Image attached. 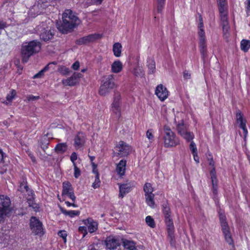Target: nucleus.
I'll use <instances>...</instances> for the list:
<instances>
[{
	"instance_id": "nucleus-1",
	"label": "nucleus",
	"mask_w": 250,
	"mask_h": 250,
	"mask_svg": "<svg viewBox=\"0 0 250 250\" xmlns=\"http://www.w3.org/2000/svg\"><path fill=\"white\" fill-rule=\"evenodd\" d=\"M80 22L81 21L75 13L70 9H66L62 14V22L57 24V28L62 33L67 34L72 31Z\"/></svg>"
},
{
	"instance_id": "nucleus-2",
	"label": "nucleus",
	"mask_w": 250,
	"mask_h": 250,
	"mask_svg": "<svg viewBox=\"0 0 250 250\" xmlns=\"http://www.w3.org/2000/svg\"><path fill=\"white\" fill-rule=\"evenodd\" d=\"M41 46V42L37 40L23 43L21 48L22 62H27L31 56L40 51Z\"/></svg>"
},
{
	"instance_id": "nucleus-3",
	"label": "nucleus",
	"mask_w": 250,
	"mask_h": 250,
	"mask_svg": "<svg viewBox=\"0 0 250 250\" xmlns=\"http://www.w3.org/2000/svg\"><path fill=\"white\" fill-rule=\"evenodd\" d=\"M162 211L165 217V222L167 227V237L170 244L173 245L175 241L174 235V226L171 216V212L170 209L167 203L163 205Z\"/></svg>"
},
{
	"instance_id": "nucleus-4",
	"label": "nucleus",
	"mask_w": 250,
	"mask_h": 250,
	"mask_svg": "<svg viewBox=\"0 0 250 250\" xmlns=\"http://www.w3.org/2000/svg\"><path fill=\"white\" fill-rule=\"evenodd\" d=\"M164 132L163 140L165 147H174L179 144L178 138L168 126H164Z\"/></svg>"
},
{
	"instance_id": "nucleus-5",
	"label": "nucleus",
	"mask_w": 250,
	"mask_h": 250,
	"mask_svg": "<svg viewBox=\"0 0 250 250\" xmlns=\"http://www.w3.org/2000/svg\"><path fill=\"white\" fill-rule=\"evenodd\" d=\"M11 200L7 195H0V223L11 211Z\"/></svg>"
},
{
	"instance_id": "nucleus-6",
	"label": "nucleus",
	"mask_w": 250,
	"mask_h": 250,
	"mask_svg": "<svg viewBox=\"0 0 250 250\" xmlns=\"http://www.w3.org/2000/svg\"><path fill=\"white\" fill-rule=\"evenodd\" d=\"M36 31L41 40L47 42L51 40L54 35L53 31L48 26L46 22H42L36 27Z\"/></svg>"
},
{
	"instance_id": "nucleus-7",
	"label": "nucleus",
	"mask_w": 250,
	"mask_h": 250,
	"mask_svg": "<svg viewBox=\"0 0 250 250\" xmlns=\"http://www.w3.org/2000/svg\"><path fill=\"white\" fill-rule=\"evenodd\" d=\"M103 83L99 91V94L101 96H105L116 86L113 75H109L104 77Z\"/></svg>"
},
{
	"instance_id": "nucleus-8",
	"label": "nucleus",
	"mask_w": 250,
	"mask_h": 250,
	"mask_svg": "<svg viewBox=\"0 0 250 250\" xmlns=\"http://www.w3.org/2000/svg\"><path fill=\"white\" fill-rule=\"evenodd\" d=\"M29 225L32 232L35 235L42 236L44 234L42 223L37 217L32 216L30 219Z\"/></svg>"
},
{
	"instance_id": "nucleus-9",
	"label": "nucleus",
	"mask_w": 250,
	"mask_h": 250,
	"mask_svg": "<svg viewBox=\"0 0 250 250\" xmlns=\"http://www.w3.org/2000/svg\"><path fill=\"white\" fill-rule=\"evenodd\" d=\"M111 110L116 116V118L119 119L121 115V95L117 93L114 95L113 101L111 104Z\"/></svg>"
},
{
	"instance_id": "nucleus-10",
	"label": "nucleus",
	"mask_w": 250,
	"mask_h": 250,
	"mask_svg": "<svg viewBox=\"0 0 250 250\" xmlns=\"http://www.w3.org/2000/svg\"><path fill=\"white\" fill-rule=\"evenodd\" d=\"M102 35L99 34H92L88 35V36L82 37L77 39L75 41L76 44L79 45L86 44L89 42H95V41L100 39Z\"/></svg>"
},
{
	"instance_id": "nucleus-11",
	"label": "nucleus",
	"mask_w": 250,
	"mask_h": 250,
	"mask_svg": "<svg viewBox=\"0 0 250 250\" xmlns=\"http://www.w3.org/2000/svg\"><path fill=\"white\" fill-rule=\"evenodd\" d=\"M118 155L121 157L127 156L131 151L130 146L123 141H120L116 146Z\"/></svg>"
},
{
	"instance_id": "nucleus-12",
	"label": "nucleus",
	"mask_w": 250,
	"mask_h": 250,
	"mask_svg": "<svg viewBox=\"0 0 250 250\" xmlns=\"http://www.w3.org/2000/svg\"><path fill=\"white\" fill-rule=\"evenodd\" d=\"M105 244L107 249L114 250L120 245L121 241L119 237L113 235H110L106 237L105 240Z\"/></svg>"
},
{
	"instance_id": "nucleus-13",
	"label": "nucleus",
	"mask_w": 250,
	"mask_h": 250,
	"mask_svg": "<svg viewBox=\"0 0 250 250\" xmlns=\"http://www.w3.org/2000/svg\"><path fill=\"white\" fill-rule=\"evenodd\" d=\"M155 93L161 101H165L168 95V91L167 88L162 84H159L156 87Z\"/></svg>"
},
{
	"instance_id": "nucleus-14",
	"label": "nucleus",
	"mask_w": 250,
	"mask_h": 250,
	"mask_svg": "<svg viewBox=\"0 0 250 250\" xmlns=\"http://www.w3.org/2000/svg\"><path fill=\"white\" fill-rule=\"evenodd\" d=\"M135 185L134 182L120 185L119 198H123L127 193L130 192L131 188L135 187Z\"/></svg>"
},
{
	"instance_id": "nucleus-15",
	"label": "nucleus",
	"mask_w": 250,
	"mask_h": 250,
	"mask_svg": "<svg viewBox=\"0 0 250 250\" xmlns=\"http://www.w3.org/2000/svg\"><path fill=\"white\" fill-rule=\"evenodd\" d=\"M236 122L239 124V126L243 130L244 137L246 138L248 132L246 127V121L243 119V115L240 111L236 113Z\"/></svg>"
},
{
	"instance_id": "nucleus-16",
	"label": "nucleus",
	"mask_w": 250,
	"mask_h": 250,
	"mask_svg": "<svg viewBox=\"0 0 250 250\" xmlns=\"http://www.w3.org/2000/svg\"><path fill=\"white\" fill-rule=\"evenodd\" d=\"M81 76V74L75 73L69 78L62 80V83L65 86H74L78 83V79Z\"/></svg>"
},
{
	"instance_id": "nucleus-17",
	"label": "nucleus",
	"mask_w": 250,
	"mask_h": 250,
	"mask_svg": "<svg viewBox=\"0 0 250 250\" xmlns=\"http://www.w3.org/2000/svg\"><path fill=\"white\" fill-rule=\"evenodd\" d=\"M74 146L76 148L82 147L85 141V136L82 132H79L74 138Z\"/></svg>"
},
{
	"instance_id": "nucleus-18",
	"label": "nucleus",
	"mask_w": 250,
	"mask_h": 250,
	"mask_svg": "<svg viewBox=\"0 0 250 250\" xmlns=\"http://www.w3.org/2000/svg\"><path fill=\"white\" fill-rule=\"evenodd\" d=\"M126 166V161L124 159L120 160L116 165V171L117 174L121 177L125 174Z\"/></svg>"
},
{
	"instance_id": "nucleus-19",
	"label": "nucleus",
	"mask_w": 250,
	"mask_h": 250,
	"mask_svg": "<svg viewBox=\"0 0 250 250\" xmlns=\"http://www.w3.org/2000/svg\"><path fill=\"white\" fill-rule=\"evenodd\" d=\"M219 220L223 233L230 232V229L226 221V217L224 214L220 213L219 214Z\"/></svg>"
},
{
	"instance_id": "nucleus-20",
	"label": "nucleus",
	"mask_w": 250,
	"mask_h": 250,
	"mask_svg": "<svg viewBox=\"0 0 250 250\" xmlns=\"http://www.w3.org/2000/svg\"><path fill=\"white\" fill-rule=\"evenodd\" d=\"M73 191V188L69 182L66 181L62 183V195H66Z\"/></svg>"
},
{
	"instance_id": "nucleus-21",
	"label": "nucleus",
	"mask_w": 250,
	"mask_h": 250,
	"mask_svg": "<svg viewBox=\"0 0 250 250\" xmlns=\"http://www.w3.org/2000/svg\"><path fill=\"white\" fill-rule=\"evenodd\" d=\"M68 146L66 143H59L54 148L56 152L58 154H62L67 149Z\"/></svg>"
},
{
	"instance_id": "nucleus-22",
	"label": "nucleus",
	"mask_w": 250,
	"mask_h": 250,
	"mask_svg": "<svg viewBox=\"0 0 250 250\" xmlns=\"http://www.w3.org/2000/svg\"><path fill=\"white\" fill-rule=\"evenodd\" d=\"M176 130L178 133L181 136L184 134L185 132L188 130V126L184 124L183 121L181 123H178L176 125Z\"/></svg>"
},
{
	"instance_id": "nucleus-23",
	"label": "nucleus",
	"mask_w": 250,
	"mask_h": 250,
	"mask_svg": "<svg viewBox=\"0 0 250 250\" xmlns=\"http://www.w3.org/2000/svg\"><path fill=\"white\" fill-rule=\"evenodd\" d=\"M146 202L147 205L151 208L155 207V204L154 202L155 195L153 193L145 195Z\"/></svg>"
},
{
	"instance_id": "nucleus-24",
	"label": "nucleus",
	"mask_w": 250,
	"mask_h": 250,
	"mask_svg": "<svg viewBox=\"0 0 250 250\" xmlns=\"http://www.w3.org/2000/svg\"><path fill=\"white\" fill-rule=\"evenodd\" d=\"M147 66L148 69V73L149 74H153L155 72V62L153 59L150 58L147 59Z\"/></svg>"
},
{
	"instance_id": "nucleus-25",
	"label": "nucleus",
	"mask_w": 250,
	"mask_h": 250,
	"mask_svg": "<svg viewBox=\"0 0 250 250\" xmlns=\"http://www.w3.org/2000/svg\"><path fill=\"white\" fill-rule=\"evenodd\" d=\"M60 210L63 214L68 216L71 218L75 216H78L80 214V211L78 210H66L62 207H60Z\"/></svg>"
},
{
	"instance_id": "nucleus-26",
	"label": "nucleus",
	"mask_w": 250,
	"mask_h": 250,
	"mask_svg": "<svg viewBox=\"0 0 250 250\" xmlns=\"http://www.w3.org/2000/svg\"><path fill=\"white\" fill-rule=\"evenodd\" d=\"M123 65L120 61L114 62L111 65V70L113 73H118L121 71Z\"/></svg>"
},
{
	"instance_id": "nucleus-27",
	"label": "nucleus",
	"mask_w": 250,
	"mask_h": 250,
	"mask_svg": "<svg viewBox=\"0 0 250 250\" xmlns=\"http://www.w3.org/2000/svg\"><path fill=\"white\" fill-rule=\"evenodd\" d=\"M26 192L27 193L28 196L27 197V202L30 207H32L33 208L35 207L34 206L35 204L33 203L34 193L33 190L29 188L27 189Z\"/></svg>"
},
{
	"instance_id": "nucleus-28",
	"label": "nucleus",
	"mask_w": 250,
	"mask_h": 250,
	"mask_svg": "<svg viewBox=\"0 0 250 250\" xmlns=\"http://www.w3.org/2000/svg\"><path fill=\"white\" fill-rule=\"evenodd\" d=\"M122 47L121 44L119 42H116L114 44L113 46V51L114 55L116 57H119L121 56Z\"/></svg>"
},
{
	"instance_id": "nucleus-29",
	"label": "nucleus",
	"mask_w": 250,
	"mask_h": 250,
	"mask_svg": "<svg viewBox=\"0 0 250 250\" xmlns=\"http://www.w3.org/2000/svg\"><path fill=\"white\" fill-rule=\"evenodd\" d=\"M187 142H190L194 138V134L192 132L190 131L189 130L185 132L184 134L181 136Z\"/></svg>"
},
{
	"instance_id": "nucleus-30",
	"label": "nucleus",
	"mask_w": 250,
	"mask_h": 250,
	"mask_svg": "<svg viewBox=\"0 0 250 250\" xmlns=\"http://www.w3.org/2000/svg\"><path fill=\"white\" fill-rule=\"evenodd\" d=\"M241 49L245 52H247L250 48V41L242 40L240 44Z\"/></svg>"
},
{
	"instance_id": "nucleus-31",
	"label": "nucleus",
	"mask_w": 250,
	"mask_h": 250,
	"mask_svg": "<svg viewBox=\"0 0 250 250\" xmlns=\"http://www.w3.org/2000/svg\"><path fill=\"white\" fill-rule=\"evenodd\" d=\"M199 47L200 53L203 58H205L207 56V48L206 42H199Z\"/></svg>"
},
{
	"instance_id": "nucleus-32",
	"label": "nucleus",
	"mask_w": 250,
	"mask_h": 250,
	"mask_svg": "<svg viewBox=\"0 0 250 250\" xmlns=\"http://www.w3.org/2000/svg\"><path fill=\"white\" fill-rule=\"evenodd\" d=\"M124 247L127 250H135V244L133 241L125 240L124 242Z\"/></svg>"
},
{
	"instance_id": "nucleus-33",
	"label": "nucleus",
	"mask_w": 250,
	"mask_h": 250,
	"mask_svg": "<svg viewBox=\"0 0 250 250\" xmlns=\"http://www.w3.org/2000/svg\"><path fill=\"white\" fill-rule=\"evenodd\" d=\"M145 195L153 193L154 190L152 185L150 183H146L143 187Z\"/></svg>"
},
{
	"instance_id": "nucleus-34",
	"label": "nucleus",
	"mask_w": 250,
	"mask_h": 250,
	"mask_svg": "<svg viewBox=\"0 0 250 250\" xmlns=\"http://www.w3.org/2000/svg\"><path fill=\"white\" fill-rule=\"evenodd\" d=\"M87 228L89 232H94L97 229L98 224L96 222L92 221L88 223Z\"/></svg>"
},
{
	"instance_id": "nucleus-35",
	"label": "nucleus",
	"mask_w": 250,
	"mask_h": 250,
	"mask_svg": "<svg viewBox=\"0 0 250 250\" xmlns=\"http://www.w3.org/2000/svg\"><path fill=\"white\" fill-rule=\"evenodd\" d=\"M166 0H157V11L159 13H161L164 7Z\"/></svg>"
},
{
	"instance_id": "nucleus-36",
	"label": "nucleus",
	"mask_w": 250,
	"mask_h": 250,
	"mask_svg": "<svg viewBox=\"0 0 250 250\" xmlns=\"http://www.w3.org/2000/svg\"><path fill=\"white\" fill-rule=\"evenodd\" d=\"M134 75L137 77H143L144 76V72L142 68L140 66H137L134 70Z\"/></svg>"
},
{
	"instance_id": "nucleus-37",
	"label": "nucleus",
	"mask_w": 250,
	"mask_h": 250,
	"mask_svg": "<svg viewBox=\"0 0 250 250\" xmlns=\"http://www.w3.org/2000/svg\"><path fill=\"white\" fill-rule=\"evenodd\" d=\"M146 224L151 228L155 227V223L154 219L151 216H147L146 218Z\"/></svg>"
},
{
	"instance_id": "nucleus-38",
	"label": "nucleus",
	"mask_w": 250,
	"mask_h": 250,
	"mask_svg": "<svg viewBox=\"0 0 250 250\" xmlns=\"http://www.w3.org/2000/svg\"><path fill=\"white\" fill-rule=\"evenodd\" d=\"M226 241L229 245H233L234 243L230 232L223 233Z\"/></svg>"
},
{
	"instance_id": "nucleus-39",
	"label": "nucleus",
	"mask_w": 250,
	"mask_h": 250,
	"mask_svg": "<svg viewBox=\"0 0 250 250\" xmlns=\"http://www.w3.org/2000/svg\"><path fill=\"white\" fill-rule=\"evenodd\" d=\"M49 144V141L46 137H45L41 140L40 142V146L42 148L45 150L48 148Z\"/></svg>"
},
{
	"instance_id": "nucleus-40",
	"label": "nucleus",
	"mask_w": 250,
	"mask_h": 250,
	"mask_svg": "<svg viewBox=\"0 0 250 250\" xmlns=\"http://www.w3.org/2000/svg\"><path fill=\"white\" fill-rule=\"evenodd\" d=\"M190 144L189 145V148L191 151V153L193 156V157H195V155L197 154V149L196 147V145L195 143L192 140L190 142Z\"/></svg>"
},
{
	"instance_id": "nucleus-41",
	"label": "nucleus",
	"mask_w": 250,
	"mask_h": 250,
	"mask_svg": "<svg viewBox=\"0 0 250 250\" xmlns=\"http://www.w3.org/2000/svg\"><path fill=\"white\" fill-rule=\"evenodd\" d=\"M198 34L199 37V42H206L205 32L204 30H199Z\"/></svg>"
},
{
	"instance_id": "nucleus-42",
	"label": "nucleus",
	"mask_w": 250,
	"mask_h": 250,
	"mask_svg": "<svg viewBox=\"0 0 250 250\" xmlns=\"http://www.w3.org/2000/svg\"><path fill=\"white\" fill-rule=\"evenodd\" d=\"M58 70L62 75H67L69 73L70 71L69 68L64 66H60Z\"/></svg>"
},
{
	"instance_id": "nucleus-43",
	"label": "nucleus",
	"mask_w": 250,
	"mask_h": 250,
	"mask_svg": "<svg viewBox=\"0 0 250 250\" xmlns=\"http://www.w3.org/2000/svg\"><path fill=\"white\" fill-rule=\"evenodd\" d=\"M100 180L99 178V173H97V175L95 176V179L94 183L92 184V187L94 188H99L100 186Z\"/></svg>"
},
{
	"instance_id": "nucleus-44",
	"label": "nucleus",
	"mask_w": 250,
	"mask_h": 250,
	"mask_svg": "<svg viewBox=\"0 0 250 250\" xmlns=\"http://www.w3.org/2000/svg\"><path fill=\"white\" fill-rule=\"evenodd\" d=\"M212 192L214 195V196H216L218 193L217 189H218V186H217V181H212Z\"/></svg>"
},
{
	"instance_id": "nucleus-45",
	"label": "nucleus",
	"mask_w": 250,
	"mask_h": 250,
	"mask_svg": "<svg viewBox=\"0 0 250 250\" xmlns=\"http://www.w3.org/2000/svg\"><path fill=\"white\" fill-rule=\"evenodd\" d=\"M74 176L75 178H78L81 174V171L79 168L78 167L76 166V165H74Z\"/></svg>"
},
{
	"instance_id": "nucleus-46",
	"label": "nucleus",
	"mask_w": 250,
	"mask_h": 250,
	"mask_svg": "<svg viewBox=\"0 0 250 250\" xmlns=\"http://www.w3.org/2000/svg\"><path fill=\"white\" fill-rule=\"evenodd\" d=\"M16 94V92L15 90H12L10 93L8 94L6 96V99L8 101H11L15 97Z\"/></svg>"
},
{
	"instance_id": "nucleus-47",
	"label": "nucleus",
	"mask_w": 250,
	"mask_h": 250,
	"mask_svg": "<svg viewBox=\"0 0 250 250\" xmlns=\"http://www.w3.org/2000/svg\"><path fill=\"white\" fill-rule=\"evenodd\" d=\"M221 24L228 23L227 13L220 14Z\"/></svg>"
},
{
	"instance_id": "nucleus-48",
	"label": "nucleus",
	"mask_w": 250,
	"mask_h": 250,
	"mask_svg": "<svg viewBox=\"0 0 250 250\" xmlns=\"http://www.w3.org/2000/svg\"><path fill=\"white\" fill-rule=\"evenodd\" d=\"M219 6V11L220 14L226 13L227 9L226 7V3H223V4H218Z\"/></svg>"
},
{
	"instance_id": "nucleus-49",
	"label": "nucleus",
	"mask_w": 250,
	"mask_h": 250,
	"mask_svg": "<svg viewBox=\"0 0 250 250\" xmlns=\"http://www.w3.org/2000/svg\"><path fill=\"white\" fill-rule=\"evenodd\" d=\"M210 178L212 181H217L216 176L215 169L213 167L210 171Z\"/></svg>"
},
{
	"instance_id": "nucleus-50",
	"label": "nucleus",
	"mask_w": 250,
	"mask_h": 250,
	"mask_svg": "<svg viewBox=\"0 0 250 250\" xmlns=\"http://www.w3.org/2000/svg\"><path fill=\"white\" fill-rule=\"evenodd\" d=\"M28 188L29 187L27 184L23 182L20 184L19 190L21 192H24V191H26Z\"/></svg>"
},
{
	"instance_id": "nucleus-51",
	"label": "nucleus",
	"mask_w": 250,
	"mask_h": 250,
	"mask_svg": "<svg viewBox=\"0 0 250 250\" xmlns=\"http://www.w3.org/2000/svg\"><path fill=\"white\" fill-rule=\"evenodd\" d=\"M222 24V26L223 31L224 32V34L225 35H227L228 33V31L229 30V22L228 23H223V24Z\"/></svg>"
},
{
	"instance_id": "nucleus-52",
	"label": "nucleus",
	"mask_w": 250,
	"mask_h": 250,
	"mask_svg": "<svg viewBox=\"0 0 250 250\" xmlns=\"http://www.w3.org/2000/svg\"><path fill=\"white\" fill-rule=\"evenodd\" d=\"M199 23L198 25V28L199 30H204V23L201 14H199Z\"/></svg>"
},
{
	"instance_id": "nucleus-53",
	"label": "nucleus",
	"mask_w": 250,
	"mask_h": 250,
	"mask_svg": "<svg viewBox=\"0 0 250 250\" xmlns=\"http://www.w3.org/2000/svg\"><path fill=\"white\" fill-rule=\"evenodd\" d=\"M146 137L150 140L151 141L154 138V136L153 135V131L152 129H148L146 133Z\"/></svg>"
},
{
	"instance_id": "nucleus-54",
	"label": "nucleus",
	"mask_w": 250,
	"mask_h": 250,
	"mask_svg": "<svg viewBox=\"0 0 250 250\" xmlns=\"http://www.w3.org/2000/svg\"><path fill=\"white\" fill-rule=\"evenodd\" d=\"M77 159V153L75 152H73L71 156H70V160L73 163V165H76L75 163V161Z\"/></svg>"
},
{
	"instance_id": "nucleus-55",
	"label": "nucleus",
	"mask_w": 250,
	"mask_h": 250,
	"mask_svg": "<svg viewBox=\"0 0 250 250\" xmlns=\"http://www.w3.org/2000/svg\"><path fill=\"white\" fill-rule=\"evenodd\" d=\"M58 235L60 237H62L63 238V239H64V241H66V236H67V234H66L65 231H64V230H60L58 232Z\"/></svg>"
},
{
	"instance_id": "nucleus-56",
	"label": "nucleus",
	"mask_w": 250,
	"mask_h": 250,
	"mask_svg": "<svg viewBox=\"0 0 250 250\" xmlns=\"http://www.w3.org/2000/svg\"><path fill=\"white\" fill-rule=\"evenodd\" d=\"M183 77L185 80L190 79L191 78V74L188 71L185 70L183 72Z\"/></svg>"
},
{
	"instance_id": "nucleus-57",
	"label": "nucleus",
	"mask_w": 250,
	"mask_h": 250,
	"mask_svg": "<svg viewBox=\"0 0 250 250\" xmlns=\"http://www.w3.org/2000/svg\"><path fill=\"white\" fill-rule=\"evenodd\" d=\"M44 72L42 70H41L38 73L36 74L33 76V78L37 79V78H41L44 75Z\"/></svg>"
},
{
	"instance_id": "nucleus-58",
	"label": "nucleus",
	"mask_w": 250,
	"mask_h": 250,
	"mask_svg": "<svg viewBox=\"0 0 250 250\" xmlns=\"http://www.w3.org/2000/svg\"><path fill=\"white\" fill-rule=\"evenodd\" d=\"M40 99L39 96H35L33 95H29L27 97V99L29 101H33Z\"/></svg>"
},
{
	"instance_id": "nucleus-59",
	"label": "nucleus",
	"mask_w": 250,
	"mask_h": 250,
	"mask_svg": "<svg viewBox=\"0 0 250 250\" xmlns=\"http://www.w3.org/2000/svg\"><path fill=\"white\" fill-rule=\"evenodd\" d=\"M66 195L68 196L69 197V198L71 199L74 202H75L76 200V196L74 194L73 191H72L69 194H67Z\"/></svg>"
},
{
	"instance_id": "nucleus-60",
	"label": "nucleus",
	"mask_w": 250,
	"mask_h": 250,
	"mask_svg": "<svg viewBox=\"0 0 250 250\" xmlns=\"http://www.w3.org/2000/svg\"><path fill=\"white\" fill-rule=\"evenodd\" d=\"M7 26V24L3 21H0V30L4 29Z\"/></svg>"
},
{
	"instance_id": "nucleus-61",
	"label": "nucleus",
	"mask_w": 250,
	"mask_h": 250,
	"mask_svg": "<svg viewBox=\"0 0 250 250\" xmlns=\"http://www.w3.org/2000/svg\"><path fill=\"white\" fill-rule=\"evenodd\" d=\"M80 66V63L78 62H75L72 65V68L75 70H77L79 69Z\"/></svg>"
},
{
	"instance_id": "nucleus-62",
	"label": "nucleus",
	"mask_w": 250,
	"mask_h": 250,
	"mask_svg": "<svg viewBox=\"0 0 250 250\" xmlns=\"http://www.w3.org/2000/svg\"><path fill=\"white\" fill-rule=\"evenodd\" d=\"M65 204L68 207H70L71 206H73V207L76 208V207H77V206L76 205H75L74 203H71L69 201H65Z\"/></svg>"
},
{
	"instance_id": "nucleus-63",
	"label": "nucleus",
	"mask_w": 250,
	"mask_h": 250,
	"mask_svg": "<svg viewBox=\"0 0 250 250\" xmlns=\"http://www.w3.org/2000/svg\"><path fill=\"white\" fill-rule=\"evenodd\" d=\"M51 65V63H49L47 65H46L42 69V70L45 72L47 71H48L49 69V66Z\"/></svg>"
},
{
	"instance_id": "nucleus-64",
	"label": "nucleus",
	"mask_w": 250,
	"mask_h": 250,
	"mask_svg": "<svg viewBox=\"0 0 250 250\" xmlns=\"http://www.w3.org/2000/svg\"><path fill=\"white\" fill-rule=\"evenodd\" d=\"M4 153L3 152L2 150L0 148V162H1L4 158Z\"/></svg>"
}]
</instances>
